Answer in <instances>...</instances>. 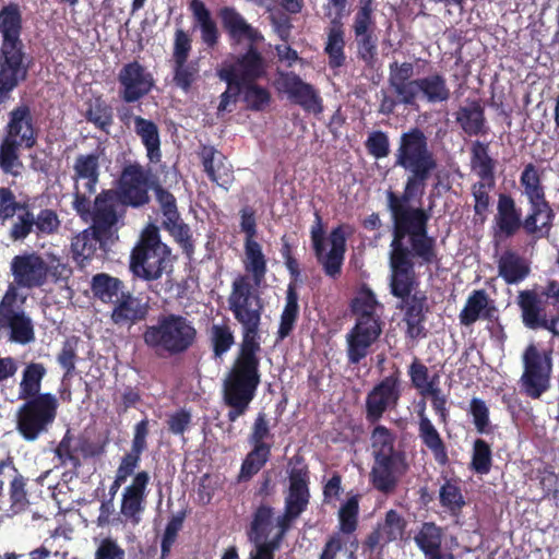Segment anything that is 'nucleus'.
Segmentation results:
<instances>
[{
    "label": "nucleus",
    "mask_w": 559,
    "mask_h": 559,
    "mask_svg": "<svg viewBox=\"0 0 559 559\" xmlns=\"http://www.w3.org/2000/svg\"><path fill=\"white\" fill-rule=\"evenodd\" d=\"M539 217L530 211L525 218L511 194L500 193L497 202V213L493 217L492 237L496 242L514 237L521 228L527 235H535L545 227L538 226Z\"/></svg>",
    "instance_id": "nucleus-13"
},
{
    "label": "nucleus",
    "mask_w": 559,
    "mask_h": 559,
    "mask_svg": "<svg viewBox=\"0 0 559 559\" xmlns=\"http://www.w3.org/2000/svg\"><path fill=\"white\" fill-rule=\"evenodd\" d=\"M148 305L135 297L131 292H124L114 302L110 313L111 322L117 326L131 328L144 321L148 314Z\"/></svg>",
    "instance_id": "nucleus-26"
},
{
    "label": "nucleus",
    "mask_w": 559,
    "mask_h": 559,
    "mask_svg": "<svg viewBox=\"0 0 559 559\" xmlns=\"http://www.w3.org/2000/svg\"><path fill=\"white\" fill-rule=\"evenodd\" d=\"M344 14H337L331 19L329 26L325 28L326 40L323 51L328 57L329 68L332 70L340 69L346 63L345 53V28L343 24Z\"/></svg>",
    "instance_id": "nucleus-28"
},
{
    "label": "nucleus",
    "mask_w": 559,
    "mask_h": 559,
    "mask_svg": "<svg viewBox=\"0 0 559 559\" xmlns=\"http://www.w3.org/2000/svg\"><path fill=\"white\" fill-rule=\"evenodd\" d=\"M418 437L421 443L432 453L435 461L440 465L449 463L448 450L440 432L431 421H417Z\"/></svg>",
    "instance_id": "nucleus-39"
},
{
    "label": "nucleus",
    "mask_w": 559,
    "mask_h": 559,
    "mask_svg": "<svg viewBox=\"0 0 559 559\" xmlns=\"http://www.w3.org/2000/svg\"><path fill=\"white\" fill-rule=\"evenodd\" d=\"M123 282L108 273H97L91 280L93 296L104 304H114L124 293Z\"/></svg>",
    "instance_id": "nucleus-41"
},
{
    "label": "nucleus",
    "mask_w": 559,
    "mask_h": 559,
    "mask_svg": "<svg viewBox=\"0 0 559 559\" xmlns=\"http://www.w3.org/2000/svg\"><path fill=\"white\" fill-rule=\"evenodd\" d=\"M413 62L392 61L389 64L388 83L394 95L386 90L378 94V112L383 116H391L399 105L405 107L415 106V79Z\"/></svg>",
    "instance_id": "nucleus-12"
},
{
    "label": "nucleus",
    "mask_w": 559,
    "mask_h": 559,
    "mask_svg": "<svg viewBox=\"0 0 559 559\" xmlns=\"http://www.w3.org/2000/svg\"><path fill=\"white\" fill-rule=\"evenodd\" d=\"M162 227L168 231L174 240L179 245L188 259L194 254V241L192 231L188 224L183 222L181 215H177L167 221H162Z\"/></svg>",
    "instance_id": "nucleus-48"
},
{
    "label": "nucleus",
    "mask_w": 559,
    "mask_h": 559,
    "mask_svg": "<svg viewBox=\"0 0 559 559\" xmlns=\"http://www.w3.org/2000/svg\"><path fill=\"white\" fill-rule=\"evenodd\" d=\"M516 305L521 311L522 323L525 328L536 330V326L546 317V300L536 289L520 290Z\"/></svg>",
    "instance_id": "nucleus-34"
},
{
    "label": "nucleus",
    "mask_w": 559,
    "mask_h": 559,
    "mask_svg": "<svg viewBox=\"0 0 559 559\" xmlns=\"http://www.w3.org/2000/svg\"><path fill=\"white\" fill-rule=\"evenodd\" d=\"M471 169L478 181L496 182V160L489 155L488 144L475 141L471 148Z\"/></svg>",
    "instance_id": "nucleus-40"
},
{
    "label": "nucleus",
    "mask_w": 559,
    "mask_h": 559,
    "mask_svg": "<svg viewBox=\"0 0 559 559\" xmlns=\"http://www.w3.org/2000/svg\"><path fill=\"white\" fill-rule=\"evenodd\" d=\"M497 270L507 285H518L531 274V262L518 251L506 249L497 260Z\"/></svg>",
    "instance_id": "nucleus-29"
},
{
    "label": "nucleus",
    "mask_w": 559,
    "mask_h": 559,
    "mask_svg": "<svg viewBox=\"0 0 559 559\" xmlns=\"http://www.w3.org/2000/svg\"><path fill=\"white\" fill-rule=\"evenodd\" d=\"M288 491L284 508L297 514L304 513L310 502L309 469L307 465L293 467L288 473Z\"/></svg>",
    "instance_id": "nucleus-27"
},
{
    "label": "nucleus",
    "mask_w": 559,
    "mask_h": 559,
    "mask_svg": "<svg viewBox=\"0 0 559 559\" xmlns=\"http://www.w3.org/2000/svg\"><path fill=\"white\" fill-rule=\"evenodd\" d=\"M409 469L407 456L404 451L385 455H376L369 473L372 487L383 495L393 493L403 476Z\"/></svg>",
    "instance_id": "nucleus-16"
},
{
    "label": "nucleus",
    "mask_w": 559,
    "mask_h": 559,
    "mask_svg": "<svg viewBox=\"0 0 559 559\" xmlns=\"http://www.w3.org/2000/svg\"><path fill=\"white\" fill-rule=\"evenodd\" d=\"M23 15L19 3L9 2L0 9V105L28 78L33 58L21 38Z\"/></svg>",
    "instance_id": "nucleus-4"
},
{
    "label": "nucleus",
    "mask_w": 559,
    "mask_h": 559,
    "mask_svg": "<svg viewBox=\"0 0 559 559\" xmlns=\"http://www.w3.org/2000/svg\"><path fill=\"white\" fill-rule=\"evenodd\" d=\"M349 308L355 323L345 335L346 356L349 365H358L379 341L385 323L378 311L382 306L366 285L350 300Z\"/></svg>",
    "instance_id": "nucleus-5"
},
{
    "label": "nucleus",
    "mask_w": 559,
    "mask_h": 559,
    "mask_svg": "<svg viewBox=\"0 0 559 559\" xmlns=\"http://www.w3.org/2000/svg\"><path fill=\"white\" fill-rule=\"evenodd\" d=\"M523 367L520 379L523 392L531 399H539L550 388L551 352H542L534 344H530L523 354Z\"/></svg>",
    "instance_id": "nucleus-14"
},
{
    "label": "nucleus",
    "mask_w": 559,
    "mask_h": 559,
    "mask_svg": "<svg viewBox=\"0 0 559 559\" xmlns=\"http://www.w3.org/2000/svg\"><path fill=\"white\" fill-rule=\"evenodd\" d=\"M469 467L479 475L490 473L492 467V450L485 439L477 438L474 440Z\"/></svg>",
    "instance_id": "nucleus-55"
},
{
    "label": "nucleus",
    "mask_w": 559,
    "mask_h": 559,
    "mask_svg": "<svg viewBox=\"0 0 559 559\" xmlns=\"http://www.w3.org/2000/svg\"><path fill=\"white\" fill-rule=\"evenodd\" d=\"M10 270L13 275V286L17 289L39 288L44 286L48 278V264L36 252H25L15 255L11 263Z\"/></svg>",
    "instance_id": "nucleus-19"
},
{
    "label": "nucleus",
    "mask_w": 559,
    "mask_h": 559,
    "mask_svg": "<svg viewBox=\"0 0 559 559\" xmlns=\"http://www.w3.org/2000/svg\"><path fill=\"white\" fill-rule=\"evenodd\" d=\"M496 182L476 181L472 186V195L474 198V214L479 216L480 221L486 219V214L489 210L491 198L490 191L495 188Z\"/></svg>",
    "instance_id": "nucleus-61"
},
{
    "label": "nucleus",
    "mask_w": 559,
    "mask_h": 559,
    "mask_svg": "<svg viewBox=\"0 0 559 559\" xmlns=\"http://www.w3.org/2000/svg\"><path fill=\"white\" fill-rule=\"evenodd\" d=\"M273 516L274 508L269 504L261 503L254 510L248 532L249 539L251 542H259L267 538Z\"/></svg>",
    "instance_id": "nucleus-52"
},
{
    "label": "nucleus",
    "mask_w": 559,
    "mask_h": 559,
    "mask_svg": "<svg viewBox=\"0 0 559 559\" xmlns=\"http://www.w3.org/2000/svg\"><path fill=\"white\" fill-rule=\"evenodd\" d=\"M134 132L141 139L142 144L146 150V156L150 162L158 163L162 158L160 152V138L157 124L150 119L141 116H135Z\"/></svg>",
    "instance_id": "nucleus-38"
},
{
    "label": "nucleus",
    "mask_w": 559,
    "mask_h": 559,
    "mask_svg": "<svg viewBox=\"0 0 559 559\" xmlns=\"http://www.w3.org/2000/svg\"><path fill=\"white\" fill-rule=\"evenodd\" d=\"M210 342L215 359L222 358L235 344V335L231 328L226 323L213 324L210 329Z\"/></svg>",
    "instance_id": "nucleus-54"
},
{
    "label": "nucleus",
    "mask_w": 559,
    "mask_h": 559,
    "mask_svg": "<svg viewBox=\"0 0 559 559\" xmlns=\"http://www.w3.org/2000/svg\"><path fill=\"white\" fill-rule=\"evenodd\" d=\"M25 301L26 297L13 285L8 286L0 300V331H8L9 341L20 345L35 341L33 320L23 308Z\"/></svg>",
    "instance_id": "nucleus-11"
},
{
    "label": "nucleus",
    "mask_w": 559,
    "mask_h": 559,
    "mask_svg": "<svg viewBox=\"0 0 559 559\" xmlns=\"http://www.w3.org/2000/svg\"><path fill=\"white\" fill-rule=\"evenodd\" d=\"M5 136L24 144V148L31 150L37 143L38 128L27 103H20L9 112L5 126Z\"/></svg>",
    "instance_id": "nucleus-24"
},
{
    "label": "nucleus",
    "mask_w": 559,
    "mask_h": 559,
    "mask_svg": "<svg viewBox=\"0 0 559 559\" xmlns=\"http://www.w3.org/2000/svg\"><path fill=\"white\" fill-rule=\"evenodd\" d=\"M99 157L100 155L97 152L79 154L75 157L72 179L74 181V187L76 186L78 188L79 181H84V191H81V193L95 194L100 175Z\"/></svg>",
    "instance_id": "nucleus-33"
},
{
    "label": "nucleus",
    "mask_w": 559,
    "mask_h": 559,
    "mask_svg": "<svg viewBox=\"0 0 559 559\" xmlns=\"http://www.w3.org/2000/svg\"><path fill=\"white\" fill-rule=\"evenodd\" d=\"M23 401L15 415L16 430L25 441L33 442L52 427L58 415L59 402L50 392Z\"/></svg>",
    "instance_id": "nucleus-10"
},
{
    "label": "nucleus",
    "mask_w": 559,
    "mask_h": 559,
    "mask_svg": "<svg viewBox=\"0 0 559 559\" xmlns=\"http://www.w3.org/2000/svg\"><path fill=\"white\" fill-rule=\"evenodd\" d=\"M106 236L96 234L92 227L78 234L71 242V252L74 261L81 266L92 260L99 245L109 241Z\"/></svg>",
    "instance_id": "nucleus-36"
},
{
    "label": "nucleus",
    "mask_w": 559,
    "mask_h": 559,
    "mask_svg": "<svg viewBox=\"0 0 559 559\" xmlns=\"http://www.w3.org/2000/svg\"><path fill=\"white\" fill-rule=\"evenodd\" d=\"M85 106V120L95 128L108 133L114 124V109L110 104L107 103L103 95H97L87 100Z\"/></svg>",
    "instance_id": "nucleus-42"
},
{
    "label": "nucleus",
    "mask_w": 559,
    "mask_h": 559,
    "mask_svg": "<svg viewBox=\"0 0 559 559\" xmlns=\"http://www.w3.org/2000/svg\"><path fill=\"white\" fill-rule=\"evenodd\" d=\"M271 454V445H251V450L241 463L238 481L250 480L269 462Z\"/></svg>",
    "instance_id": "nucleus-47"
},
{
    "label": "nucleus",
    "mask_w": 559,
    "mask_h": 559,
    "mask_svg": "<svg viewBox=\"0 0 559 559\" xmlns=\"http://www.w3.org/2000/svg\"><path fill=\"white\" fill-rule=\"evenodd\" d=\"M117 80L119 97L126 104L141 100L155 86L153 74L136 60L123 64L119 70Z\"/></svg>",
    "instance_id": "nucleus-18"
},
{
    "label": "nucleus",
    "mask_w": 559,
    "mask_h": 559,
    "mask_svg": "<svg viewBox=\"0 0 559 559\" xmlns=\"http://www.w3.org/2000/svg\"><path fill=\"white\" fill-rule=\"evenodd\" d=\"M266 68L262 53L254 43H250L246 52L236 56L231 62H225L218 71L225 75L230 74L231 79L242 86L243 83H252L264 78Z\"/></svg>",
    "instance_id": "nucleus-21"
},
{
    "label": "nucleus",
    "mask_w": 559,
    "mask_h": 559,
    "mask_svg": "<svg viewBox=\"0 0 559 559\" xmlns=\"http://www.w3.org/2000/svg\"><path fill=\"white\" fill-rule=\"evenodd\" d=\"M199 74L198 63L194 61H174V83L182 91L188 92Z\"/></svg>",
    "instance_id": "nucleus-63"
},
{
    "label": "nucleus",
    "mask_w": 559,
    "mask_h": 559,
    "mask_svg": "<svg viewBox=\"0 0 559 559\" xmlns=\"http://www.w3.org/2000/svg\"><path fill=\"white\" fill-rule=\"evenodd\" d=\"M415 104L418 97L428 104L447 103L451 98V90L447 78L440 72L415 79Z\"/></svg>",
    "instance_id": "nucleus-31"
},
{
    "label": "nucleus",
    "mask_w": 559,
    "mask_h": 559,
    "mask_svg": "<svg viewBox=\"0 0 559 559\" xmlns=\"http://www.w3.org/2000/svg\"><path fill=\"white\" fill-rule=\"evenodd\" d=\"M219 17L224 29L234 41L240 43L241 40L247 39L249 43H255L261 38L259 32L248 24L235 8H222L219 11Z\"/></svg>",
    "instance_id": "nucleus-35"
},
{
    "label": "nucleus",
    "mask_w": 559,
    "mask_h": 559,
    "mask_svg": "<svg viewBox=\"0 0 559 559\" xmlns=\"http://www.w3.org/2000/svg\"><path fill=\"white\" fill-rule=\"evenodd\" d=\"M155 183L151 180L150 169L135 162L122 168L116 188L110 190L127 207L139 209L150 203V190Z\"/></svg>",
    "instance_id": "nucleus-15"
},
{
    "label": "nucleus",
    "mask_w": 559,
    "mask_h": 559,
    "mask_svg": "<svg viewBox=\"0 0 559 559\" xmlns=\"http://www.w3.org/2000/svg\"><path fill=\"white\" fill-rule=\"evenodd\" d=\"M72 209L84 222H91L92 230L112 239L119 229L124 226L127 206L116 197V192L103 189L91 201L93 194L81 193L75 186L73 191Z\"/></svg>",
    "instance_id": "nucleus-6"
},
{
    "label": "nucleus",
    "mask_w": 559,
    "mask_h": 559,
    "mask_svg": "<svg viewBox=\"0 0 559 559\" xmlns=\"http://www.w3.org/2000/svg\"><path fill=\"white\" fill-rule=\"evenodd\" d=\"M456 122L469 136L484 135L488 132L485 110L478 100L460 107L456 111Z\"/></svg>",
    "instance_id": "nucleus-37"
},
{
    "label": "nucleus",
    "mask_w": 559,
    "mask_h": 559,
    "mask_svg": "<svg viewBox=\"0 0 559 559\" xmlns=\"http://www.w3.org/2000/svg\"><path fill=\"white\" fill-rule=\"evenodd\" d=\"M401 397L400 378L390 374L376 384L366 396V419L377 424L389 408H395Z\"/></svg>",
    "instance_id": "nucleus-20"
},
{
    "label": "nucleus",
    "mask_w": 559,
    "mask_h": 559,
    "mask_svg": "<svg viewBox=\"0 0 559 559\" xmlns=\"http://www.w3.org/2000/svg\"><path fill=\"white\" fill-rule=\"evenodd\" d=\"M27 483L28 478L22 475L11 456L0 461V496L4 484H8L10 510L13 513L23 512L29 506Z\"/></svg>",
    "instance_id": "nucleus-22"
},
{
    "label": "nucleus",
    "mask_w": 559,
    "mask_h": 559,
    "mask_svg": "<svg viewBox=\"0 0 559 559\" xmlns=\"http://www.w3.org/2000/svg\"><path fill=\"white\" fill-rule=\"evenodd\" d=\"M35 234L40 236H50L56 234L61 225L57 212L52 209H41L37 215L34 214Z\"/></svg>",
    "instance_id": "nucleus-64"
},
{
    "label": "nucleus",
    "mask_w": 559,
    "mask_h": 559,
    "mask_svg": "<svg viewBox=\"0 0 559 559\" xmlns=\"http://www.w3.org/2000/svg\"><path fill=\"white\" fill-rule=\"evenodd\" d=\"M442 530L435 522L423 523L414 536V542L424 556L442 548Z\"/></svg>",
    "instance_id": "nucleus-51"
},
{
    "label": "nucleus",
    "mask_w": 559,
    "mask_h": 559,
    "mask_svg": "<svg viewBox=\"0 0 559 559\" xmlns=\"http://www.w3.org/2000/svg\"><path fill=\"white\" fill-rule=\"evenodd\" d=\"M217 150L212 145H202L199 152L203 169L209 179L221 188L228 190L235 180L233 166L226 156H218V168H215V156Z\"/></svg>",
    "instance_id": "nucleus-32"
},
{
    "label": "nucleus",
    "mask_w": 559,
    "mask_h": 559,
    "mask_svg": "<svg viewBox=\"0 0 559 559\" xmlns=\"http://www.w3.org/2000/svg\"><path fill=\"white\" fill-rule=\"evenodd\" d=\"M144 344L159 356H179L187 353L198 340L191 320L177 313L160 314L155 324L143 332Z\"/></svg>",
    "instance_id": "nucleus-7"
},
{
    "label": "nucleus",
    "mask_w": 559,
    "mask_h": 559,
    "mask_svg": "<svg viewBox=\"0 0 559 559\" xmlns=\"http://www.w3.org/2000/svg\"><path fill=\"white\" fill-rule=\"evenodd\" d=\"M243 248V267L251 277L238 275L227 299L228 309L241 326V343L222 385L223 403L229 408L227 419L230 423L248 412L261 383L260 325L264 302L258 287L265 280L267 260L257 240L245 241Z\"/></svg>",
    "instance_id": "nucleus-1"
},
{
    "label": "nucleus",
    "mask_w": 559,
    "mask_h": 559,
    "mask_svg": "<svg viewBox=\"0 0 559 559\" xmlns=\"http://www.w3.org/2000/svg\"><path fill=\"white\" fill-rule=\"evenodd\" d=\"M497 308L485 289L473 290L459 313L461 325L471 326L479 319L491 320Z\"/></svg>",
    "instance_id": "nucleus-30"
},
{
    "label": "nucleus",
    "mask_w": 559,
    "mask_h": 559,
    "mask_svg": "<svg viewBox=\"0 0 559 559\" xmlns=\"http://www.w3.org/2000/svg\"><path fill=\"white\" fill-rule=\"evenodd\" d=\"M47 370L41 362H29L22 372V379L19 385V399L28 400L41 395V381Z\"/></svg>",
    "instance_id": "nucleus-46"
},
{
    "label": "nucleus",
    "mask_w": 559,
    "mask_h": 559,
    "mask_svg": "<svg viewBox=\"0 0 559 559\" xmlns=\"http://www.w3.org/2000/svg\"><path fill=\"white\" fill-rule=\"evenodd\" d=\"M16 211V219L12 223L9 237L12 241H24L32 233H35L34 212L27 202H22Z\"/></svg>",
    "instance_id": "nucleus-53"
},
{
    "label": "nucleus",
    "mask_w": 559,
    "mask_h": 559,
    "mask_svg": "<svg viewBox=\"0 0 559 559\" xmlns=\"http://www.w3.org/2000/svg\"><path fill=\"white\" fill-rule=\"evenodd\" d=\"M395 165L408 173L402 193L386 190V209L392 222V241L414 242L415 247L424 243H437L428 235L430 214L421 206H412L411 201L421 199L427 181L438 167L435 154L429 150L428 139L418 127L411 128L400 136L395 152Z\"/></svg>",
    "instance_id": "nucleus-2"
},
{
    "label": "nucleus",
    "mask_w": 559,
    "mask_h": 559,
    "mask_svg": "<svg viewBox=\"0 0 559 559\" xmlns=\"http://www.w3.org/2000/svg\"><path fill=\"white\" fill-rule=\"evenodd\" d=\"M396 437L394 432L383 425H377L370 435L372 456L399 452L395 449Z\"/></svg>",
    "instance_id": "nucleus-57"
},
{
    "label": "nucleus",
    "mask_w": 559,
    "mask_h": 559,
    "mask_svg": "<svg viewBox=\"0 0 559 559\" xmlns=\"http://www.w3.org/2000/svg\"><path fill=\"white\" fill-rule=\"evenodd\" d=\"M353 233L348 224L334 227L328 237L330 250L325 248V230L320 213H314V223L310 229L311 247L318 263L326 276L337 280L342 274L345 260L347 237Z\"/></svg>",
    "instance_id": "nucleus-9"
},
{
    "label": "nucleus",
    "mask_w": 559,
    "mask_h": 559,
    "mask_svg": "<svg viewBox=\"0 0 559 559\" xmlns=\"http://www.w3.org/2000/svg\"><path fill=\"white\" fill-rule=\"evenodd\" d=\"M391 241L389 257V287L393 297L401 300L399 308L404 312L405 334L408 338H425V328L429 306L427 295L418 290L419 280L415 266L431 265L440 261L437 243H424L416 248L414 242Z\"/></svg>",
    "instance_id": "nucleus-3"
},
{
    "label": "nucleus",
    "mask_w": 559,
    "mask_h": 559,
    "mask_svg": "<svg viewBox=\"0 0 559 559\" xmlns=\"http://www.w3.org/2000/svg\"><path fill=\"white\" fill-rule=\"evenodd\" d=\"M468 415L472 416L474 427L479 435H489L493 431L489 407L484 400L473 397L469 402Z\"/></svg>",
    "instance_id": "nucleus-60"
},
{
    "label": "nucleus",
    "mask_w": 559,
    "mask_h": 559,
    "mask_svg": "<svg viewBox=\"0 0 559 559\" xmlns=\"http://www.w3.org/2000/svg\"><path fill=\"white\" fill-rule=\"evenodd\" d=\"M377 526L384 535V543H391L403 537L407 522L396 510L391 509Z\"/></svg>",
    "instance_id": "nucleus-59"
},
{
    "label": "nucleus",
    "mask_w": 559,
    "mask_h": 559,
    "mask_svg": "<svg viewBox=\"0 0 559 559\" xmlns=\"http://www.w3.org/2000/svg\"><path fill=\"white\" fill-rule=\"evenodd\" d=\"M80 338L78 336L67 337L57 355V361L64 370V376H72L75 371L78 361V346Z\"/></svg>",
    "instance_id": "nucleus-62"
},
{
    "label": "nucleus",
    "mask_w": 559,
    "mask_h": 559,
    "mask_svg": "<svg viewBox=\"0 0 559 559\" xmlns=\"http://www.w3.org/2000/svg\"><path fill=\"white\" fill-rule=\"evenodd\" d=\"M150 480L148 472L140 471L133 476L131 484L123 489L120 513L133 525L141 522V514L145 510Z\"/></svg>",
    "instance_id": "nucleus-23"
},
{
    "label": "nucleus",
    "mask_w": 559,
    "mask_h": 559,
    "mask_svg": "<svg viewBox=\"0 0 559 559\" xmlns=\"http://www.w3.org/2000/svg\"><path fill=\"white\" fill-rule=\"evenodd\" d=\"M376 21H353L352 31L356 44V57L366 68L372 69L378 61Z\"/></svg>",
    "instance_id": "nucleus-25"
},
{
    "label": "nucleus",
    "mask_w": 559,
    "mask_h": 559,
    "mask_svg": "<svg viewBox=\"0 0 559 559\" xmlns=\"http://www.w3.org/2000/svg\"><path fill=\"white\" fill-rule=\"evenodd\" d=\"M440 506L452 516L459 518L466 506L461 486L454 479H447L439 489Z\"/></svg>",
    "instance_id": "nucleus-50"
},
{
    "label": "nucleus",
    "mask_w": 559,
    "mask_h": 559,
    "mask_svg": "<svg viewBox=\"0 0 559 559\" xmlns=\"http://www.w3.org/2000/svg\"><path fill=\"white\" fill-rule=\"evenodd\" d=\"M241 94L247 109L251 111H263L272 99L270 91L257 84V81L243 83Z\"/></svg>",
    "instance_id": "nucleus-56"
},
{
    "label": "nucleus",
    "mask_w": 559,
    "mask_h": 559,
    "mask_svg": "<svg viewBox=\"0 0 559 559\" xmlns=\"http://www.w3.org/2000/svg\"><path fill=\"white\" fill-rule=\"evenodd\" d=\"M21 147L24 144L16 142L14 139L3 136L0 143V168L1 170L11 176H19L23 163L21 160Z\"/></svg>",
    "instance_id": "nucleus-49"
},
{
    "label": "nucleus",
    "mask_w": 559,
    "mask_h": 559,
    "mask_svg": "<svg viewBox=\"0 0 559 559\" xmlns=\"http://www.w3.org/2000/svg\"><path fill=\"white\" fill-rule=\"evenodd\" d=\"M359 496L349 497L338 510V528L343 534L350 535L358 527Z\"/></svg>",
    "instance_id": "nucleus-58"
},
{
    "label": "nucleus",
    "mask_w": 559,
    "mask_h": 559,
    "mask_svg": "<svg viewBox=\"0 0 559 559\" xmlns=\"http://www.w3.org/2000/svg\"><path fill=\"white\" fill-rule=\"evenodd\" d=\"M275 87L280 93L286 94L293 104L300 106L305 111L314 115L323 111V102L317 88L305 82L294 71L278 72Z\"/></svg>",
    "instance_id": "nucleus-17"
},
{
    "label": "nucleus",
    "mask_w": 559,
    "mask_h": 559,
    "mask_svg": "<svg viewBox=\"0 0 559 559\" xmlns=\"http://www.w3.org/2000/svg\"><path fill=\"white\" fill-rule=\"evenodd\" d=\"M523 189L530 204V211L533 213V215L545 217V221L542 223V227H545V230L548 231L552 227L555 213L550 206V203L546 199L545 187L543 186V182L537 185H530L523 187Z\"/></svg>",
    "instance_id": "nucleus-43"
},
{
    "label": "nucleus",
    "mask_w": 559,
    "mask_h": 559,
    "mask_svg": "<svg viewBox=\"0 0 559 559\" xmlns=\"http://www.w3.org/2000/svg\"><path fill=\"white\" fill-rule=\"evenodd\" d=\"M189 9L195 23L200 26L203 43L209 47H214L218 41L219 34L210 10L201 0H191Z\"/></svg>",
    "instance_id": "nucleus-45"
},
{
    "label": "nucleus",
    "mask_w": 559,
    "mask_h": 559,
    "mask_svg": "<svg viewBox=\"0 0 559 559\" xmlns=\"http://www.w3.org/2000/svg\"><path fill=\"white\" fill-rule=\"evenodd\" d=\"M53 454L59 461L58 466L69 468L73 474H78L79 469L82 467L79 445L71 429H67L55 448Z\"/></svg>",
    "instance_id": "nucleus-44"
},
{
    "label": "nucleus",
    "mask_w": 559,
    "mask_h": 559,
    "mask_svg": "<svg viewBox=\"0 0 559 559\" xmlns=\"http://www.w3.org/2000/svg\"><path fill=\"white\" fill-rule=\"evenodd\" d=\"M174 260L171 249L160 239L158 227L148 224L131 251L129 267L133 276L152 282L170 274Z\"/></svg>",
    "instance_id": "nucleus-8"
}]
</instances>
